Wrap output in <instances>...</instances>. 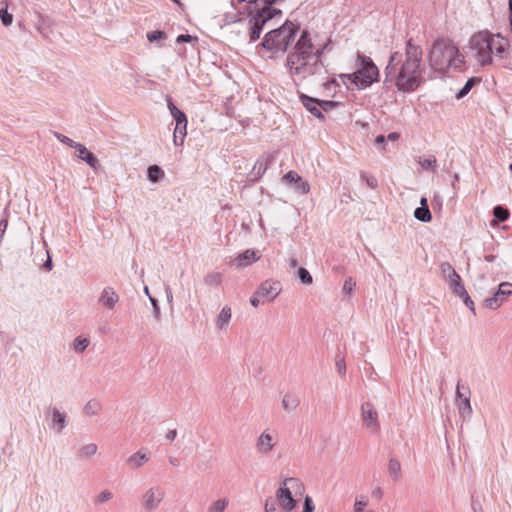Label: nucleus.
Masks as SVG:
<instances>
[{
  "label": "nucleus",
  "instance_id": "4468645a",
  "mask_svg": "<svg viewBox=\"0 0 512 512\" xmlns=\"http://www.w3.org/2000/svg\"><path fill=\"white\" fill-rule=\"evenodd\" d=\"M282 182L293 185L295 190L301 194H307L310 191V185L304 181L297 172L289 171L282 177Z\"/></svg>",
  "mask_w": 512,
  "mask_h": 512
},
{
  "label": "nucleus",
  "instance_id": "b1692460",
  "mask_svg": "<svg viewBox=\"0 0 512 512\" xmlns=\"http://www.w3.org/2000/svg\"><path fill=\"white\" fill-rule=\"evenodd\" d=\"M186 128H187V122H184V124L176 123L175 129H174V135H173V141L176 146L183 145L184 138L186 136Z\"/></svg>",
  "mask_w": 512,
  "mask_h": 512
},
{
  "label": "nucleus",
  "instance_id": "58836bf2",
  "mask_svg": "<svg viewBox=\"0 0 512 512\" xmlns=\"http://www.w3.org/2000/svg\"><path fill=\"white\" fill-rule=\"evenodd\" d=\"M165 38V33L162 32V31H153V32H150L147 34V39L150 41V42H154L158 39H163Z\"/></svg>",
  "mask_w": 512,
  "mask_h": 512
},
{
  "label": "nucleus",
  "instance_id": "412c9836",
  "mask_svg": "<svg viewBox=\"0 0 512 512\" xmlns=\"http://www.w3.org/2000/svg\"><path fill=\"white\" fill-rule=\"evenodd\" d=\"M299 398L296 394L287 393L284 395L282 400V407L285 411H294L299 405Z\"/></svg>",
  "mask_w": 512,
  "mask_h": 512
},
{
  "label": "nucleus",
  "instance_id": "f257e3e1",
  "mask_svg": "<svg viewBox=\"0 0 512 512\" xmlns=\"http://www.w3.org/2000/svg\"><path fill=\"white\" fill-rule=\"evenodd\" d=\"M324 46L315 43L307 30L302 31L286 58L288 74L295 83L323 80L326 68L322 61Z\"/></svg>",
  "mask_w": 512,
  "mask_h": 512
},
{
  "label": "nucleus",
  "instance_id": "f03ea898",
  "mask_svg": "<svg viewBox=\"0 0 512 512\" xmlns=\"http://www.w3.org/2000/svg\"><path fill=\"white\" fill-rule=\"evenodd\" d=\"M422 57L421 47L410 39L404 53L391 54L385 68L386 81L393 83L399 92L416 91L425 82Z\"/></svg>",
  "mask_w": 512,
  "mask_h": 512
},
{
  "label": "nucleus",
  "instance_id": "2eb2a0df",
  "mask_svg": "<svg viewBox=\"0 0 512 512\" xmlns=\"http://www.w3.org/2000/svg\"><path fill=\"white\" fill-rule=\"evenodd\" d=\"M75 150L78 158L85 161L91 168H98L99 162L97 158L84 145L78 143L77 146H75Z\"/></svg>",
  "mask_w": 512,
  "mask_h": 512
},
{
  "label": "nucleus",
  "instance_id": "c85d7f7f",
  "mask_svg": "<svg viewBox=\"0 0 512 512\" xmlns=\"http://www.w3.org/2000/svg\"><path fill=\"white\" fill-rule=\"evenodd\" d=\"M369 500L366 496L360 495L355 498L353 504V512H366L365 508L368 506Z\"/></svg>",
  "mask_w": 512,
  "mask_h": 512
},
{
  "label": "nucleus",
  "instance_id": "de8ad7c7",
  "mask_svg": "<svg viewBox=\"0 0 512 512\" xmlns=\"http://www.w3.org/2000/svg\"><path fill=\"white\" fill-rule=\"evenodd\" d=\"M265 512H278L275 503L272 499H267L265 502Z\"/></svg>",
  "mask_w": 512,
  "mask_h": 512
},
{
  "label": "nucleus",
  "instance_id": "0eeeda50",
  "mask_svg": "<svg viewBox=\"0 0 512 512\" xmlns=\"http://www.w3.org/2000/svg\"><path fill=\"white\" fill-rule=\"evenodd\" d=\"M305 493V487L302 481L295 477L286 478L277 490L276 496L281 508L286 511H292L296 502Z\"/></svg>",
  "mask_w": 512,
  "mask_h": 512
},
{
  "label": "nucleus",
  "instance_id": "8fccbe9b",
  "mask_svg": "<svg viewBox=\"0 0 512 512\" xmlns=\"http://www.w3.org/2000/svg\"><path fill=\"white\" fill-rule=\"evenodd\" d=\"M112 498V494L111 492L109 491H104L102 492L100 495H99V501L100 502H104V501H108Z\"/></svg>",
  "mask_w": 512,
  "mask_h": 512
},
{
  "label": "nucleus",
  "instance_id": "49530a36",
  "mask_svg": "<svg viewBox=\"0 0 512 512\" xmlns=\"http://www.w3.org/2000/svg\"><path fill=\"white\" fill-rule=\"evenodd\" d=\"M337 106L334 101H320V110L328 111Z\"/></svg>",
  "mask_w": 512,
  "mask_h": 512
},
{
  "label": "nucleus",
  "instance_id": "4d7b16f0",
  "mask_svg": "<svg viewBox=\"0 0 512 512\" xmlns=\"http://www.w3.org/2000/svg\"><path fill=\"white\" fill-rule=\"evenodd\" d=\"M376 145H383L385 143V137L383 135H379L375 139Z\"/></svg>",
  "mask_w": 512,
  "mask_h": 512
},
{
  "label": "nucleus",
  "instance_id": "ea45409f",
  "mask_svg": "<svg viewBox=\"0 0 512 512\" xmlns=\"http://www.w3.org/2000/svg\"><path fill=\"white\" fill-rule=\"evenodd\" d=\"M53 421L59 424L60 428H62L65 424V414H62L59 411L55 410L53 412Z\"/></svg>",
  "mask_w": 512,
  "mask_h": 512
},
{
  "label": "nucleus",
  "instance_id": "37998d69",
  "mask_svg": "<svg viewBox=\"0 0 512 512\" xmlns=\"http://www.w3.org/2000/svg\"><path fill=\"white\" fill-rule=\"evenodd\" d=\"M441 270L443 274L447 276V279L452 276L453 272H456L455 269L447 262L441 265Z\"/></svg>",
  "mask_w": 512,
  "mask_h": 512
},
{
  "label": "nucleus",
  "instance_id": "13d9d810",
  "mask_svg": "<svg viewBox=\"0 0 512 512\" xmlns=\"http://www.w3.org/2000/svg\"><path fill=\"white\" fill-rule=\"evenodd\" d=\"M289 264L292 268H295V267H297L298 262L295 258H291V259H289Z\"/></svg>",
  "mask_w": 512,
  "mask_h": 512
},
{
  "label": "nucleus",
  "instance_id": "1a4fd4ad",
  "mask_svg": "<svg viewBox=\"0 0 512 512\" xmlns=\"http://www.w3.org/2000/svg\"><path fill=\"white\" fill-rule=\"evenodd\" d=\"M361 419L366 430L373 434L380 431V422L378 412L375 406L370 402H365L361 406Z\"/></svg>",
  "mask_w": 512,
  "mask_h": 512
},
{
  "label": "nucleus",
  "instance_id": "0e129e2a",
  "mask_svg": "<svg viewBox=\"0 0 512 512\" xmlns=\"http://www.w3.org/2000/svg\"><path fill=\"white\" fill-rule=\"evenodd\" d=\"M366 512H374L373 510H367Z\"/></svg>",
  "mask_w": 512,
  "mask_h": 512
},
{
  "label": "nucleus",
  "instance_id": "393cba45",
  "mask_svg": "<svg viewBox=\"0 0 512 512\" xmlns=\"http://www.w3.org/2000/svg\"><path fill=\"white\" fill-rule=\"evenodd\" d=\"M102 410V405L98 400L91 399L84 406V414L87 416L98 415Z\"/></svg>",
  "mask_w": 512,
  "mask_h": 512
},
{
  "label": "nucleus",
  "instance_id": "864d4df0",
  "mask_svg": "<svg viewBox=\"0 0 512 512\" xmlns=\"http://www.w3.org/2000/svg\"><path fill=\"white\" fill-rule=\"evenodd\" d=\"M261 300H262V299H261L260 297H258V296L255 294V296H253V297L250 299V303H251V305H252V306H254V307H258V305H259V303H260V301H261Z\"/></svg>",
  "mask_w": 512,
  "mask_h": 512
},
{
  "label": "nucleus",
  "instance_id": "052dcab7",
  "mask_svg": "<svg viewBox=\"0 0 512 512\" xmlns=\"http://www.w3.org/2000/svg\"><path fill=\"white\" fill-rule=\"evenodd\" d=\"M45 267H47L48 269L52 268V263L50 259H48L47 262L45 263Z\"/></svg>",
  "mask_w": 512,
  "mask_h": 512
},
{
  "label": "nucleus",
  "instance_id": "603ef678",
  "mask_svg": "<svg viewBox=\"0 0 512 512\" xmlns=\"http://www.w3.org/2000/svg\"><path fill=\"white\" fill-rule=\"evenodd\" d=\"M176 435H177V431H176L175 429H173V430H170V431L166 434L165 438H166L167 440H169V441H173V440L176 438Z\"/></svg>",
  "mask_w": 512,
  "mask_h": 512
},
{
  "label": "nucleus",
  "instance_id": "79ce46f5",
  "mask_svg": "<svg viewBox=\"0 0 512 512\" xmlns=\"http://www.w3.org/2000/svg\"><path fill=\"white\" fill-rule=\"evenodd\" d=\"M420 164L423 168L434 169L435 164H436V159L434 157H430V158L420 161Z\"/></svg>",
  "mask_w": 512,
  "mask_h": 512
},
{
  "label": "nucleus",
  "instance_id": "5fc2aeb1",
  "mask_svg": "<svg viewBox=\"0 0 512 512\" xmlns=\"http://www.w3.org/2000/svg\"><path fill=\"white\" fill-rule=\"evenodd\" d=\"M367 184L372 189H375L377 187V180L375 178H373V177L369 178V179H367Z\"/></svg>",
  "mask_w": 512,
  "mask_h": 512
},
{
  "label": "nucleus",
  "instance_id": "e2e57ef3",
  "mask_svg": "<svg viewBox=\"0 0 512 512\" xmlns=\"http://www.w3.org/2000/svg\"><path fill=\"white\" fill-rule=\"evenodd\" d=\"M509 168H510V170L512 171V163L510 164Z\"/></svg>",
  "mask_w": 512,
  "mask_h": 512
},
{
  "label": "nucleus",
  "instance_id": "c03bdc74",
  "mask_svg": "<svg viewBox=\"0 0 512 512\" xmlns=\"http://www.w3.org/2000/svg\"><path fill=\"white\" fill-rule=\"evenodd\" d=\"M459 297L463 299L465 305L473 312V314H475L474 302L469 297L468 293L466 292L463 296Z\"/></svg>",
  "mask_w": 512,
  "mask_h": 512
},
{
  "label": "nucleus",
  "instance_id": "2f4dec72",
  "mask_svg": "<svg viewBox=\"0 0 512 512\" xmlns=\"http://www.w3.org/2000/svg\"><path fill=\"white\" fill-rule=\"evenodd\" d=\"M388 470H389V473L394 478H398L400 476V471H401L400 462L396 459H391L389 461Z\"/></svg>",
  "mask_w": 512,
  "mask_h": 512
},
{
  "label": "nucleus",
  "instance_id": "aec40b11",
  "mask_svg": "<svg viewBox=\"0 0 512 512\" xmlns=\"http://www.w3.org/2000/svg\"><path fill=\"white\" fill-rule=\"evenodd\" d=\"M420 204L421 207L416 208L414 216L422 222H429L431 220V213L426 198H422Z\"/></svg>",
  "mask_w": 512,
  "mask_h": 512
},
{
  "label": "nucleus",
  "instance_id": "9b49d317",
  "mask_svg": "<svg viewBox=\"0 0 512 512\" xmlns=\"http://www.w3.org/2000/svg\"><path fill=\"white\" fill-rule=\"evenodd\" d=\"M165 492L161 487H151L141 498V504L147 512H151L158 508L163 501Z\"/></svg>",
  "mask_w": 512,
  "mask_h": 512
},
{
  "label": "nucleus",
  "instance_id": "3c124183",
  "mask_svg": "<svg viewBox=\"0 0 512 512\" xmlns=\"http://www.w3.org/2000/svg\"><path fill=\"white\" fill-rule=\"evenodd\" d=\"M192 37L188 34H182V35H179L177 37V43H182V42H189L191 41Z\"/></svg>",
  "mask_w": 512,
  "mask_h": 512
},
{
  "label": "nucleus",
  "instance_id": "f704fd0d",
  "mask_svg": "<svg viewBox=\"0 0 512 512\" xmlns=\"http://www.w3.org/2000/svg\"><path fill=\"white\" fill-rule=\"evenodd\" d=\"M460 412L468 413L470 414L472 411L471 405H470V396L464 395V399H461V402L458 404Z\"/></svg>",
  "mask_w": 512,
  "mask_h": 512
},
{
  "label": "nucleus",
  "instance_id": "473e14b6",
  "mask_svg": "<svg viewBox=\"0 0 512 512\" xmlns=\"http://www.w3.org/2000/svg\"><path fill=\"white\" fill-rule=\"evenodd\" d=\"M89 345V340L87 338L78 337L75 339L73 347L76 352H83L86 347Z\"/></svg>",
  "mask_w": 512,
  "mask_h": 512
},
{
  "label": "nucleus",
  "instance_id": "e433bc0d",
  "mask_svg": "<svg viewBox=\"0 0 512 512\" xmlns=\"http://www.w3.org/2000/svg\"><path fill=\"white\" fill-rule=\"evenodd\" d=\"M298 275H299L300 280L304 284H311L313 281L312 276L305 268H299Z\"/></svg>",
  "mask_w": 512,
  "mask_h": 512
},
{
  "label": "nucleus",
  "instance_id": "bb28decb",
  "mask_svg": "<svg viewBox=\"0 0 512 512\" xmlns=\"http://www.w3.org/2000/svg\"><path fill=\"white\" fill-rule=\"evenodd\" d=\"M229 505L227 498H220L212 502L208 507V512H224Z\"/></svg>",
  "mask_w": 512,
  "mask_h": 512
},
{
  "label": "nucleus",
  "instance_id": "423d86ee",
  "mask_svg": "<svg viewBox=\"0 0 512 512\" xmlns=\"http://www.w3.org/2000/svg\"><path fill=\"white\" fill-rule=\"evenodd\" d=\"M299 26L291 21H286L279 28L270 30L264 37L262 46L274 52H285L294 41Z\"/></svg>",
  "mask_w": 512,
  "mask_h": 512
},
{
  "label": "nucleus",
  "instance_id": "7ed1b4c3",
  "mask_svg": "<svg viewBox=\"0 0 512 512\" xmlns=\"http://www.w3.org/2000/svg\"><path fill=\"white\" fill-rule=\"evenodd\" d=\"M467 54L481 67L491 66L494 59L507 58L510 51L508 39L489 30L474 32L467 43Z\"/></svg>",
  "mask_w": 512,
  "mask_h": 512
},
{
  "label": "nucleus",
  "instance_id": "dca6fc26",
  "mask_svg": "<svg viewBox=\"0 0 512 512\" xmlns=\"http://www.w3.org/2000/svg\"><path fill=\"white\" fill-rule=\"evenodd\" d=\"M118 301V294L110 287L105 288L99 298V302L108 309H113Z\"/></svg>",
  "mask_w": 512,
  "mask_h": 512
},
{
  "label": "nucleus",
  "instance_id": "ddd939ff",
  "mask_svg": "<svg viewBox=\"0 0 512 512\" xmlns=\"http://www.w3.org/2000/svg\"><path fill=\"white\" fill-rule=\"evenodd\" d=\"M277 443L276 434L265 430L257 439L256 448L257 451L262 454L270 453Z\"/></svg>",
  "mask_w": 512,
  "mask_h": 512
},
{
  "label": "nucleus",
  "instance_id": "20e7f679",
  "mask_svg": "<svg viewBox=\"0 0 512 512\" xmlns=\"http://www.w3.org/2000/svg\"><path fill=\"white\" fill-rule=\"evenodd\" d=\"M431 68L444 73L450 67L461 68L464 65V57L458 46L451 40H437L431 47L428 55Z\"/></svg>",
  "mask_w": 512,
  "mask_h": 512
},
{
  "label": "nucleus",
  "instance_id": "a18cd8bd",
  "mask_svg": "<svg viewBox=\"0 0 512 512\" xmlns=\"http://www.w3.org/2000/svg\"><path fill=\"white\" fill-rule=\"evenodd\" d=\"M315 509L313 501L310 496L305 497L303 512H313Z\"/></svg>",
  "mask_w": 512,
  "mask_h": 512
},
{
  "label": "nucleus",
  "instance_id": "39448f33",
  "mask_svg": "<svg viewBox=\"0 0 512 512\" xmlns=\"http://www.w3.org/2000/svg\"><path fill=\"white\" fill-rule=\"evenodd\" d=\"M359 66L350 74H342L340 77L347 86L353 84L357 89H366L378 81L379 70L369 57L357 54Z\"/></svg>",
  "mask_w": 512,
  "mask_h": 512
},
{
  "label": "nucleus",
  "instance_id": "09e8293b",
  "mask_svg": "<svg viewBox=\"0 0 512 512\" xmlns=\"http://www.w3.org/2000/svg\"><path fill=\"white\" fill-rule=\"evenodd\" d=\"M462 386L460 385V383H458L457 385V391H456V394H457V397L461 399H464V395H469L470 396V390L468 388H466V392H462Z\"/></svg>",
  "mask_w": 512,
  "mask_h": 512
},
{
  "label": "nucleus",
  "instance_id": "5701e85b",
  "mask_svg": "<svg viewBox=\"0 0 512 512\" xmlns=\"http://www.w3.org/2000/svg\"><path fill=\"white\" fill-rule=\"evenodd\" d=\"M231 316H232L231 308L228 306L223 307L216 318V326L219 329L224 328L226 325H228V323L231 319Z\"/></svg>",
  "mask_w": 512,
  "mask_h": 512
},
{
  "label": "nucleus",
  "instance_id": "680f3d73",
  "mask_svg": "<svg viewBox=\"0 0 512 512\" xmlns=\"http://www.w3.org/2000/svg\"><path fill=\"white\" fill-rule=\"evenodd\" d=\"M174 3L180 4V0H172Z\"/></svg>",
  "mask_w": 512,
  "mask_h": 512
},
{
  "label": "nucleus",
  "instance_id": "6e6552de",
  "mask_svg": "<svg viewBox=\"0 0 512 512\" xmlns=\"http://www.w3.org/2000/svg\"><path fill=\"white\" fill-rule=\"evenodd\" d=\"M281 11L274 7H263L251 20L250 40L255 41L260 37V33L265 25L275 16H280Z\"/></svg>",
  "mask_w": 512,
  "mask_h": 512
},
{
  "label": "nucleus",
  "instance_id": "bf43d9fd",
  "mask_svg": "<svg viewBox=\"0 0 512 512\" xmlns=\"http://www.w3.org/2000/svg\"><path fill=\"white\" fill-rule=\"evenodd\" d=\"M509 5H510V10H511V13H510V26H511V29H512V0H510Z\"/></svg>",
  "mask_w": 512,
  "mask_h": 512
},
{
  "label": "nucleus",
  "instance_id": "72a5a7b5",
  "mask_svg": "<svg viewBox=\"0 0 512 512\" xmlns=\"http://www.w3.org/2000/svg\"><path fill=\"white\" fill-rule=\"evenodd\" d=\"M493 214L499 221H505L509 217L508 210L501 206H496L493 210Z\"/></svg>",
  "mask_w": 512,
  "mask_h": 512
},
{
  "label": "nucleus",
  "instance_id": "9d476101",
  "mask_svg": "<svg viewBox=\"0 0 512 512\" xmlns=\"http://www.w3.org/2000/svg\"><path fill=\"white\" fill-rule=\"evenodd\" d=\"M512 294V283L503 282L499 285L497 292L489 298L483 301V306L488 309H497L504 302L507 301L508 297Z\"/></svg>",
  "mask_w": 512,
  "mask_h": 512
},
{
  "label": "nucleus",
  "instance_id": "a19ab883",
  "mask_svg": "<svg viewBox=\"0 0 512 512\" xmlns=\"http://www.w3.org/2000/svg\"><path fill=\"white\" fill-rule=\"evenodd\" d=\"M56 137L59 141H61L62 143L66 144L67 146L72 147L74 149H75V146H77V144H78L75 141H73L72 139H70L67 136H64L62 134H56Z\"/></svg>",
  "mask_w": 512,
  "mask_h": 512
},
{
  "label": "nucleus",
  "instance_id": "6e6d98bb",
  "mask_svg": "<svg viewBox=\"0 0 512 512\" xmlns=\"http://www.w3.org/2000/svg\"><path fill=\"white\" fill-rule=\"evenodd\" d=\"M400 137L399 133L397 132H392L390 133L388 136H387V139L390 140V141H396L398 140Z\"/></svg>",
  "mask_w": 512,
  "mask_h": 512
},
{
  "label": "nucleus",
  "instance_id": "c9c22d12",
  "mask_svg": "<svg viewBox=\"0 0 512 512\" xmlns=\"http://www.w3.org/2000/svg\"><path fill=\"white\" fill-rule=\"evenodd\" d=\"M0 18L5 26H8L13 21V16L7 12V6L0 7Z\"/></svg>",
  "mask_w": 512,
  "mask_h": 512
},
{
  "label": "nucleus",
  "instance_id": "6ab92c4d",
  "mask_svg": "<svg viewBox=\"0 0 512 512\" xmlns=\"http://www.w3.org/2000/svg\"><path fill=\"white\" fill-rule=\"evenodd\" d=\"M303 105L309 110L314 116L322 118L323 115L320 110V101L308 96H301Z\"/></svg>",
  "mask_w": 512,
  "mask_h": 512
},
{
  "label": "nucleus",
  "instance_id": "a211bd4d",
  "mask_svg": "<svg viewBox=\"0 0 512 512\" xmlns=\"http://www.w3.org/2000/svg\"><path fill=\"white\" fill-rule=\"evenodd\" d=\"M448 283L454 294L463 296L467 291L462 283L461 277L457 272H453L452 276L448 278Z\"/></svg>",
  "mask_w": 512,
  "mask_h": 512
},
{
  "label": "nucleus",
  "instance_id": "4be33fe9",
  "mask_svg": "<svg viewBox=\"0 0 512 512\" xmlns=\"http://www.w3.org/2000/svg\"><path fill=\"white\" fill-rule=\"evenodd\" d=\"M257 259L258 257L256 256L255 251L246 250L236 258V262L238 266H246L255 262Z\"/></svg>",
  "mask_w": 512,
  "mask_h": 512
},
{
  "label": "nucleus",
  "instance_id": "4c0bfd02",
  "mask_svg": "<svg viewBox=\"0 0 512 512\" xmlns=\"http://www.w3.org/2000/svg\"><path fill=\"white\" fill-rule=\"evenodd\" d=\"M354 287H355V282H353L352 278H347L344 281L342 291H343V293H345L347 295H351L354 290Z\"/></svg>",
  "mask_w": 512,
  "mask_h": 512
},
{
  "label": "nucleus",
  "instance_id": "a878e982",
  "mask_svg": "<svg viewBox=\"0 0 512 512\" xmlns=\"http://www.w3.org/2000/svg\"><path fill=\"white\" fill-rule=\"evenodd\" d=\"M168 108L173 116V118L175 119L176 123H179L180 125L181 124H184V122H187V117L186 115L180 111L173 103L171 100H168Z\"/></svg>",
  "mask_w": 512,
  "mask_h": 512
},
{
  "label": "nucleus",
  "instance_id": "f3484780",
  "mask_svg": "<svg viewBox=\"0 0 512 512\" xmlns=\"http://www.w3.org/2000/svg\"><path fill=\"white\" fill-rule=\"evenodd\" d=\"M149 459L150 455L147 451L139 450L128 458L127 463L131 468L135 469L144 465Z\"/></svg>",
  "mask_w": 512,
  "mask_h": 512
},
{
  "label": "nucleus",
  "instance_id": "c756f323",
  "mask_svg": "<svg viewBox=\"0 0 512 512\" xmlns=\"http://www.w3.org/2000/svg\"><path fill=\"white\" fill-rule=\"evenodd\" d=\"M163 176H164V172L159 166L153 165L148 168V178L152 182L158 181Z\"/></svg>",
  "mask_w": 512,
  "mask_h": 512
},
{
  "label": "nucleus",
  "instance_id": "7c9ffc66",
  "mask_svg": "<svg viewBox=\"0 0 512 512\" xmlns=\"http://www.w3.org/2000/svg\"><path fill=\"white\" fill-rule=\"evenodd\" d=\"M480 82V78H477V77H472L470 78L466 84L464 85V87L458 92L457 94V98H462L464 97L465 95H467L469 93V91L472 89V87L479 83Z\"/></svg>",
  "mask_w": 512,
  "mask_h": 512
},
{
  "label": "nucleus",
  "instance_id": "f8f14e48",
  "mask_svg": "<svg viewBox=\"0 0 512 512\" xmlns=\"http://www.w3.org/2000/svg\"><path fill=\"white\" fill-rule=\"evenodd\" d=\"M282 286L279 281L266 280L256 291V295L262 301H273L281 292Z\"/></svg>",
  "mask_w": 512,
  "mask_h": 512
},
{
  "label": "nucleus",
  "instance_id": "cd10ccee",
  "mask_svg": "<svg viewBox=\"0 0 512 512\" xmlns=\"http://www.w3.org/2000/svg\"><path fill=\"white\" fill-rule=\"evenodd\" d=\"M98 447L94 443H89L81 447L78 451V455L81 458H90L97 453Z\"/></svg>",
  "mask_w": 512,
  "mask_h": 512
}]
</instances>
